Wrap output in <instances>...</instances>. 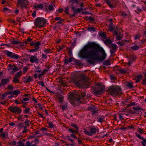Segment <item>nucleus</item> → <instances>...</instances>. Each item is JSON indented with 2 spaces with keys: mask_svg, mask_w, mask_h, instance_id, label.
<instances>
[{
  "mask_svg": "<svg viewBox=\"0 0 146 146\" xmlns=\"http://www.w3.org/2000/svg\"><path fill=\"white\" fill-rule=\"evenodd\" d=\"M18 79V78L14 77V80H13V82L16 83H19V80Z\"/></svg>",
  "mask_w": 146,
  "mask_h": 146,
  "instance_id": "nucleus-31",
  "label": "nucleus"
},
{
  "mask_svg": "<svg viewBox=\"0 0 146 146\" xmlns=\"http://www.w3.org/2000/svg\"><path fill=\"white\" fill-rule=\"evenodd\" d=\"M63 9L62 8H60L58 9L56 11H57L58 12L60 13H62V11H63Z\"/></svg>",
  "mask_w": 146,
  "mask_h": 146,
  "instance_id": "nucleus-53",
  "label": "nucleus"
},
{
  "mask_svg": "<svg viewBox=\"0 0 146 146\" xmlns=\"http://www.w3.org/2000/svg\"><path fill=\"white\" fill-rule=\"evenodd\" d=\"M21 75V72H17V73L15 75V77L19 78Z\"/></svg>",
  "mask_w": 146,
  "mask_h": 146,
  "instance_id": "nucleus-29",
  "label": "nucleus"
},
{
  "mask_svg": "<svg viewBox=\"0 0 146 146\" xmlns=\"http://www.w3.org/2000/svg\"><path fill=\"white\" fill-rule=\"evenodd\" d=\"M127 86L129 88H131L132 87V84L131 82H129L127 83Z\"/></svg>",
  "mask_w": 146,
  "mask_h": 146,
  "instance_id": "nucleus-40",
  "label": "nucleus"
},
{
  "mask_svg": "<svg viewBox=\"0 0 146 146\" xmlns=\"http://www.w3.org/2000/svg\"><path fill=\"white\" fill-rule=\"evenodd\" d=\"M143 141L141 142V143L143 146H145L146 144V139H144Z\"/></svg>",
  "mask_w": 146,
  "mask_h": 146,
  "instance_id": "nucleus-43",
  "label": "nucleus"
},
{
  "mask_svg": "<svg viewBox=\"0 0 146 146\" xmlns=\"http://www.w3.org/2000/svg\"><path fill=\"white\" fill-rule=\"evenodd\" d=\"M36 15V11H33V12L32 13V15L33 17H35Z\"/></svg>",
  "mask_w": 146,
  "mask_h": 146,
  "instance_id": "nucleus-59",
  "label": "nucleus"
},
{
  "mask_svg": "<svg viewBox=\"0 0 146 146\" xmlns=\"http://www.w3.org/2000/svg\"><path fill=\"white\" fill-rule=\"evenodd\" d=\"M88 30L91 32H94L95 31V28L93 27H90L88 28Z\"/></svg>",
  "mask_w": 146,
  "mask_h": 146,
  "instance_id": "nucleus-26",
  "label": "nucleus"
},
{
  "mask_svg": "<svg viewBox=\"0 0 146 146\" xmlns=\"http://www.w3.org/2000/svg\"><path fill=\"white\" fill-rule=\"evenodd\" d=\"M48 125L50 127L52 128L54 127V125L53 123L50 122L48 123Z\"/></svg>",
  "mask_w": 146,
  "mask_h": 146,
  "instance_id": "nucleus-45",
  "label": "nucleus"
},
{
  "mask_svg": "<svg viewBox=\"0 0 146 146\" xmlns=\"http://www.w3.org/2000/svg\"><path fill=\"white\" fill-rule=\"evenodd\" d=\"M98 128L96 126H92L90 128V136L92 134H94L96 132H98Z\"/></svg>",
  "mask_w": 146,
  "mask_h": 146,
  "instance_id": "nucleus-10",
  "label": "nucleus"
},
{
  "mask_svg": "<svg viewBox=\"0 0 146 146\" xmlns=\"http://www.w3.org/2000/svg\"><path fill=\"white\" fill-rule=\"evenodd\" d=\"M15 102L16 104H20V102L18 100H17V99L15 100Z\"/></svg>",
  "mask_w": 146,
  "mask_h": 146,
  "instance_id": "nucleus-63",
  "label": "nucleus"
},
{
  "mask_svg": "<svg viewBox=\"0 0 146 146\" xmlns=\"http://www.w3.org/2000/svg\"><path fill=\"white\" fill-rule=\"evenodd\" d=\"M41 70L40 68L38 67H36L34 71L35 72H39Z\"/></svg>",
  "mask_w": 146,
  "mask_h": 146,
  "instance_id": "nucleus-28",
  "label": "nucleus"
},
{
  "mask_svg": "<svg viewBox=\"0 0 146 146\" xmlns=\"http://www.w3.org/2000/svg\"><path fill=\"white\" fill-rule=\"evenodd\" d=\"M7 88L10 90H13V86L11 85H9L8 86Z\"/></svg>",
  "mask_w": 146,
  "mask_h": 146,
  "instance_id": "nucleus-49",
  "label": "nucleus"
},
{
  "mask_svg": "<svg viewBox=\"0 0 146 146\" xmlns=\"http://www.w3.org/2000/svg\"><path fill=\"white\" fill-rule=\"evenodd\" d=\"M112 0L113 1V0ZM106 1L107 4L110 8L112 9L113 8V6L112 4L111 0H106Z\"/></svg>",
  "mask_w": 146,
  "mask_h": 146,
  "instance_id": "nucleus-17",
  "label": "nucleus"
},
{
  "mask_svg": "<svg viewBox=\"0 0 146 146\" xmlns=\"http://www.w3.org/2000/svg\"><path fill=\"white\" fill-rule=\"evenodd\" d=\"M27 0H18L17 4L18 6H21V8H23L25 7V2Z\"/></svg>",
  "mask_w": 146,
  "mask_h": 146,
  "instance_id": "nucleus-12",
  "label": "nucleus"
},
{
  "mask_svg": "<svg viewBox=\"0 0 146 146\" xmlns=\"http://www.w3.org/2000/svg\"><path fill=\"white\" fill-rule=\"evenodd\" d=\"M25 146H37L35 144H32V143H31L30 141H28L26 142V145Z\"/></svg>",
  "mask_w": 146,
  "mask_h": 146,
  "instance_id": "nucleus-22",
  "label": "nucleus"
},
{
  "mask_svg": "<svg viewBox=\"0 0 146 146\" xmlns=\"http://www.w3.org/2000/svg\"><path fill=\"white\" fill-rule=\"evenodd\" d=\"M7 133L6 132L2 133H1L0 136L3 138L4 139L6 137Z\"/></svg>",
  "mask_w": 146,
  "mask_h": 146,
  "instance_id": "nucleus-21",
  "label": "nucleus"
},
{
  "mask_svg": "<svg viewBox=\"0 0 146 146\" xmlns=\"http://www.w3.org/2000/svg\"><path fill=\"white\" fill-rule=\"evenodd\" d=\"M68 104L67 102L64 103L62 106V110L64 111L66 110L67 108Z\"/></svg>",
  "mask_w": 146,
  "mask_h": 146,
  "instance_id": "nucleus-16",
  "label": "nucleus"
},
{
  "mask_svg": "<svg viewBox=\"0 0 146 146\" xmlns=\"http://www.w3.org/2000/svg\"><path fill=\"white\" fill-rule=\"evenodd\" d=\"M6 54L7 56L13 58L17 59L20 57L19 56L9 51H6Z\"/></svg>",
  "mask_w": 146,
  "mask_h": 146,
  "instance_id": "nucleus-9",
  "label": "nucleus"
},
{
  "mask_svg": "<svg viewBox=\"0 0 146 146\" xmlns=\"http://www.w3.org/2000/svg\"><path fill=\"white\" fill-rule=\"evenodd\" d=\"M18 146H25V145L22 142H19L18 143Z\"/></svg>",
  "mask_w": 146,
  "mask_h": 146,
  "instance_id": "nucleus-52",
  "label": "nucleus"
},
{
  "mask_svg": "<svg viewBox=\"0 0 146 146\" xmlns=\"http://www.w3.org/2000/svg\"><path fill=\"white\" fill-rule=\"evenodd\" d=\"M18 119L20 121H23V118L22 117V116L21 115H20L19 116L17 117Z\"/></svg>",
  "mask_w": 146,
  "mask_h": 146,
  "instance_id": "nucleus-47",
  "label": "nucleus"
},
{
  "mask_svg": "<svg viewBox=\"0 0 146 146\" xmlns=\"http://www.w3.org/2000/svg\"><path fill=\"white\" fill-rule=\"evenodd\" d=\"M103 120V118L102 117L100 118L98 120V122H102Z\"/></svg>",
  "mask_w": 146,
  "mask_h": 146,
  "instance_id": "nucleus-51",
  "label": "nucleus"
},
{
  "mask_svg": "<svg viewBox=\"0 0 146 146\" xmlns=\"http://www.w3.org/2000/svg\"><path fill=\"white\" fill-rule=\"evenodd\" d=\"M43 5L42 4H35L33 6V8L36 10L41 9L43 8Z\"/></svg>",
  "mask_w": 146,
  "mask_h": 146,
  "instance_id": "nucleus-13",
  "label": "nucleus"
},
{
  "mask_svg": "<svg viewBox=\"0 0 146 146\" xmlns=\"http://www.w3.org/2000/svg\"><path fill=\"white\" fill-rule=\"evenodd\" d=\"M9 95V93L6 92L4 94H3L2 95V98H4L5 97H6L8 95Z\"/></svg>",
  "mask_w": 146,
  "mask_h": 146,
  "instance_id": "nucleus-41",
  "label": "nucleus"
},
{
  "mask_svg": "<svg viewBox=\"0 0 146 146\" xmlns=\"http://www.w3.org/2000/svg\"><path fill=\"white\" fill-rule=\"evenodd\" d=\"M108 93L113 96H115L121 93V88L117 86H112L108 89Z\"/></svg>",
  "mask_w": 146,
  "mask_h": 146,
  "instance_id": "nucleus-4",
  "label": "nucleus"
},
{
  "mask_svg": "<svg viewBox=\"0 0 146 146\" xmlns=\"http://www.w3.org/2000/svg\"><path fill=\"white\" fill-rule=\"evenodd\" d=\"M111 47L112 49L113 50H115L117 48V47L116 45L114 44H112L111 45Z\"/></svg>",
  "mask_w": 146,
  "mask_h": 146,
  "instance_id": "nucleus-25",
  "label": "nucleus"
},
{
  "mask_svg": "<svg viewBox=\"0 0 146 146\" xmlns=\"http://www.w3.org/2000/svg\"><path fill=\"white\" fill-rule=\"evenodd\" d=\"M105 42L106 44H110L111 43V42L110 40L106 39L105 41Z\"/></svg>",
  "mask_w": 146,
  "mask_h": 146,
  "instance_id": "nucleus-38",
  "label": "nucleus"
},
{
  "mask_svg": "<svg viewBox=\"0 0 146 146\" xmlns=\"http://www.w3.org/2000/svg\"><path fill=\"white\" fill-rule=\"evenodd\" d=\"M120 71L122 73H124L126 72V70L123 69H120Z\"/></svg>",
  "mask_w": 146,
  "mask_h": 146,
  "instance_id": "nucleus-64",
  "label": "nucleus"
},
{
  "mask_svg": "<svg viewBox=\"0 0 146 146\" xmlns=\"http://www.w3.org/2000/svg\"><path fill=\"white\" fill-rule=\"evenodd\" d=\"M86 94L85 93H82L80 97V96L78 92H76L74 94L72 93L70 94L68 98L71 99L70 102L72 105L76 106L77 104L82 103V101H84L82 98L85 97Z\"/></svg>",
  "mask_w": 146,
  "mask_h": 146,
  "instance_id": "nucleus-2",
  "label": "nucleus"
},
{
  "mask_svg": "<svg viewBox=\"0 0 146 146\" xmlns=\"http://www.w3.org/2000/svg\"><path fill=\"white\" fill-rule=\"evenodd\" d=\"M139 48V46H133V47H132V48L135 50H138Z\"/></svg>",
  "mask_w": 146,
  "mask_h": 146,
  "instance_id": "nucleus-34",
  "label": "nucleus"
},
{
  "mask_svg": "<svg viewBox=\"0 0 146 146\" xmlns=\"http://www.w3.org/2000/svg\"><path fill=\"white\" fill-rule=\"evenodd\" d=\"M140 36V35L139 34L136 35L134 37V38L135 40L138 39Z\"/></svg>",
  "mask_w": 146,
  "mask_h": 146,
  "instance_id": "nucleus-54",
  "label": "nucleus"
},
{
  "mask_svg": "<svg viewBox=\"0 0 146 146\" xmlns=\"http://www.w3.org/2000/svg\"><path fill=\"white\" fill-rule=\"evenodd\" d=\"M44 52L47 54H48L51 52L50 49H45L44 50Z\"/></svg>",
  "mask_w": 146,
  "mask_h": 146,
  "instance_id": "nucleus-42",
  "label": "nucleus"
},
{
  "mask_svg": "<svg viewBox=\"0 0 146 146\" xmlns=\"http://www.w3.org/2000/svg\"><path fill=\"white\" fill-rule=\"evenodd\" d=\"M38 61V59L37 58L36 56L32 55L30 58V62L32 63H37Z\"/></svg>",
  "mask_w": 146,
  "mask_h": 146,
  "instance_id": "nucleus-11",
  "label": "nucleus"
},
{
  "mask_svg": "<svg viewBox=\"0 0 146 146\" xmlns=\"http://www.w3.org/2000/svg\"><path fill=\"white\" fill-rule=\"evenodd\" d=\"M30 110L29 108H26L24 110V113H29Z\"/></svg>",
  "mask_w": 146,
  "mask_h": 146,
  "instance_id": "nucleus-32",
  "label": "nucleus"
},
{
  "mask_svg": "<svg viewBox=\"0 0 146 146\" xmlns=\"http://www.w3.org/2000/svg\"><path fill=\"white\" fill-rule=\"evenodd\" d=\"M55 20L57 21H59L60 20H62V19L60 17H57L55 18Z\"/></svg>",
  "mask_w": 146,
  "mask_h": 146,
  "instance_id": "nucleus-60",
  "label": "nucleus"
},
{
  "mask_svg": "<svg viewBox=\"0 0 146 146\" xmlns=\"http://www.w3.org/2000/svg\"><path fill=\"white\" fill-rule=\"evenodd\" d=\"M70 3L72 8V6H73L74 4H75L76 5L78 4V1L77 0H70Z\"/></svg>",
  "mask_w": 146,
  "mask_h": 146,
  "instance_id": "nucleus-14",
  "label": "nucleus"
},
{
  "mask_svg": "<svg viewBox=\"0 0 146 146\" xmlns=\"http://www.w3.org/2000/svg\"><path fill=\"white\" fill-rule=\"evenodd\" d=\"M20 93V91L19 90H15L13 92V95L17 96L19 95Z\"/></svg>",
  "mask_w": 146,
  "mask_h": 146,
  "instance_id": "nucleus-24",
  "label": "nucleus"
},
{
  "mask_svg": "<svg viewBox=\"0 0 146 146\" xmlns=\"http://www.w3.org/2000/svg\"><path fill=\"white\" fill-rule=\"evenodd\" d=\"M64 48V46H60L59 47H58L57 48V51L58 52H59L60 51H61Z\"/></svg>",
  "mask_w": 146,
  "mask_h": 146,
  "instance_id": "nucleus-35",
  "label": "nucleus"
},
{
  "mask_svg": "<svg viewBox=\"0 0 146 146\" xmlns=\"http://www.w3.org/2000/svg\"><path fill=\"white\" fill-rule=\"evenodd\" d=\"M142 76L141 75H139L137 77V79L136 81L137 82H138L141 79Z\"/></svg>",
  "mask_w": 146,
  "mask_h": 146,
  "instance_id": "nucleus-36",
  "label": "nucleus"
},
{
  "mask_svg": "<svg viewBox=\"0 0 146 146\" xmlns=\"http://www.w3.org/2000/svg\"><path fill=\"white\" fill-rule=\"evenodd\" d=\"M38 84L42 86H44L45 85L44 84V83L42 82H38Z\"/></svg>",
  "mask_w": 146,
  "mask_h": 146,
  "instance_id": "nucleus-46",
  "label": "nucleus"
},
{
  "mask_svg": "<svg viewBox=\"0 0 146 146\" xmlns=\"http://www.w3.org/2000/svg\"><path fill=\"white\" fill-rule=\"evenodd\" d=\"M9 110L13 113L17 114L20 113L21 112V109L16 106H11L9 107Z\"/></svg>",
  "mask_w": 146,
  "mask_h": 146,
  "instance_id": "nucleus-7",
  "label": "nucleus"
},
{
  "mask_svg": "<svg viewBox=\"0 0 146 146\" xmlns=\"http://www.w3.org/2000/svg\"><path fill=\"white\" fill-rule=\"evenodd\" d=\"M61 41V40L60 39H58L56 40V42L58 44L60 43Z\"/></svg>",
  "mask_w": 146,
  "mask_h": 146,
  "instance_id": "nucleus-62",
  "label": "nucleus"
},
{
  "mask_svg": "<svg viewBox=\"0 0 146 146\" xmlns=\"http://www.w3.org/2000/svg\"><path fill=\"white\" fill-rule=\"evenodd\" d=\"M72 9L73 10V12L75 13H78L80 12V9L79 8L76 9L75 7L72 6Z\"/></svg>",
  "mask_w": 146,
  "mask_h": 146,
  "instance_id": "nucleus-20",
  "label": "nucleus"
},
{
  "mask_svg": "<svg viewBox=\"0 0 146 146\" xmlns=\"http://www.w3.org/2000/svg\"><path fill=\"white\" fill-rule=\"evenodd\" d=\"M68 130L71 133H74L76 131L73 130L72 129H68Z\"/></svg>",
  "mask_w": 146,
  "mask_h": 146,
  "instance_id": "nucleus-61",
  "label": "nucleus"
},
{
  "mask_svg": "<svg viewBox=\"0 0 146 146\" xmlns=\"http://www.w3.org/2000/svg\"><path fill=\"white\" fill-rule=\"evenodd\" d=\"M42 58L45 59H47V56L46 55L44 54H43L42 55Z\"/></svg>",
  "mask_w": 146,
  "mask_h": 146,
  "instance_id": "nucleus-44",
  "label": "nucleus"
},
{
  "mask_svg": "<svg viewBox=\"0 0 146 146\" xmlns=\"http://www.w3.org/2000/svg\"><path fill=\"white\" fill-rule=\"evenodd\" d=\"M29 100V98H23V99H21V98L20 100L21 102L22 103H23V104H25L26 103V102L28 101Z\"/></svg>",
  "mask_w": 146,
  "mask_h": 146,
  "instance_id": "nucleus-18",
  "label": "nucleus"
},
{
  "mask_svg": "<svg viewBox=\"0 0 146 146\" xmlns=\"http://www.w3.org/2000/svg\"><path fill=\"white\" fill-rule=\"evenodd\" d=\"M100 35L102 37L104 38H106V35L104 33L101 32L100 33Z\"/></svg>",
  "mask_w": 146,
  "mask_h": 146,
  "instance_id": "nucleus-39",
  "label": "nucleus"
},
{
  "mask_svg": "<svg viewBox=\"0 0 146 146\" xmlns=\"http://www.w3.org/2000/svg\"><path fill=\"white\" fill-rule=\"evenodd\" d=\"M132 109H133V110L137 111H139L141 110L140 107V106H139L133 107L132 108Z\"/></svg>",
  "mask_w": 146,
  "mask_h": 146,
  "instance_id": "nucleus-27",
  "label": "nucleus"
},
{
  "mask_svg": "<svg viewBox=\"0 0 146 146\" xmlns=\"http://www.w3.org/2000/svg\"><path fill=\"white\" fill-rule=\"evenodd\" d=\"M118 28L117 27L114 28L111 27L109 28V29L110 31H114V33L116 35L117 39L119 40L122 38L123 35L121 33L118 31Z\"/></svg>",
  "mask_w": 146,
  "mask_h": 146,
  "instance_id": "nucleus-6",
  "label": "nucleus"
},
{
  "mask_svg": "<svg viewBox=\"0 0 146 146\" xmlns=\"http://www.w3.org/2000/svg\"><path fill=\"white\" fill-rule=\"evenodd\" d=\"M9 80L8 79H4L2 80L1 82L2 84L3 85H5L9 82Z\"/></svg>",
  "mask_w": 146,
  "mask_h": 146,
  "instance_id": "nucleus-15",
  "label": "nucleus"
},
{
  "mask_svg": "<svg viewBox=\"0 0 146 146\" xmlns=\"http://www.w3.org/2000/svg\"><path fill=\"white\" fill-rule=\"evenodd\" d=\"M135 134L137 136V137L138 138H139V139H142V137L141 135H140L139 134H138V133H135Z\"/></svg>",
  "mask_w": 146,
  "mask_h": 146,
  "instance_id": "nucleus-50",
  "label": "nucleus"
},
{
  "mask_svg": "<svg viewBox=\"0 0 146 146\" xmlns=\"http://www.w3.org/2000/svg\"><path fill=\"white\" fill-rule=\"evenodd\" d=\"M69 9L68 7H66L65 10V12L67 13H69Z\"/></svg>",
  "mask_w": 146,
  "mask_h": 146,
  "instance_id": "nucleus-56",
  "label": "nucleus"
},
{
  "mask_svg": "<svg viewBox=\"0 0 146 146\" xmlns=\"http://www.w3.org/2000/svg\"><path fill=\"white\" fill-rule=\"evenodd\" d=\"M83 132L86 134H87V135H89L90 136V132L88 131L86 129H84V131Z\"/></svg>",
  "mask_w": 146,
  "mask_h": 146,
  "instance_id": "nucleus-33",
  "label": "nucleus"
},
{
  "mask_svg": "<svg viewBox=\"0 0 146 146\" xmlns=\"http://www.w3.org/2000/svg\"><path fill=\"white\" fill-rule=\"evenodd\" d=\"M104 89V87L99 85L97 86V88L94 90L93 92L95 95H99L102 94Z\"/></svg>",
  "mask_w": 146,
  "mask_h": 146,
  "instance_id": "nucleus-8",
  "label": "nucleus"
},
{
  "mask_svg": "<svg viewBox=\"0 0 146 146\" xmlns=\"http://www.w3.org/2000/svg\"><path fill=\"white\" fill-rule=\"evenodd\" d=\"M38 105L40 109L42 110H43V108L41 104H39Z\"/></svg>",
  "mask_w": 146,
  "mask_h": 146,
  "instance_id": "nucleus-58",
  "label": "nucleus"
},
{
  "mask_svg": "<svg viewBox=\"0 0 146 146\" xmlns=\"http://www.w3.org/2000/svg\"><path fill=\"white\" fill-rule=\"evenodd\" d=\"M32 78L29 77L28 78H24V82H30L31 81H32Z\"/></svg>",
  "mask_w": 146,
  "mask_h": 146,
  "instance_id": "nucleus-19",
  "label": "nucleus"
},
{
  "mask_svg": "<svg viewBox=\"0 0 146 146\" xmlns=\"http://www.w3.org/2000/svg\"><path fill=\"white\" fill-rule=\"evenodd\" d=\"M72 80L74 84L77 86L83 88L88 87L87 82L85 81L82 74H79L73 77Z\"/></svg>",
  "mask_w": 146,
  "mask_h": 146,
  "instance_id": "nucleus-3",
  "label": "nucleus"
},
{
  "mask_svg": "<svg viewBox=\"0 0 146 146\" xmlns=\"http://www.w3.org/2000/svg\"><path fill=\"white\" fill-rule=\"evenodd\" d=\"M46 22V20L45 19L39 17L35 19L34 23L36 27L41 28L45 26Z\"/></svg>",
  "mask_w": 146,
  "mask_h": 146,
  "instance_id": "nucleus-5",
  "label": "nucleus"
},
{
  "mask_svg": "<svg viewBox=\"0 0 146 146\" xmlns=\"http://www.w3.org/2000/svg\"><path fill=\"white\" fill-rule=\"evenodd\" d=\"M49 10L50 11H53L54 7L52 5H50L48 6V8Z\"/></svg>",
  "mask_w": 146,
  "mask_h": 146,
  "instance_id": "nucleus-37",
  "label": "nucleus"
},
{
  "mask_svg": "<svg viewBox=\"0 0 146 146\" xmlns=\"http://www.w3.org/2000/svg\"><path fill=\"white\" fill-rule=\"evenodd\" d=\"M78 56L83 59L102 61L106 59V54L103 48L94 42H88L79 51Z\"/></svg>",
  "mask_w": 146,
  "mask_h": 146,
  "instance_id": "nucleus-1",
  "label": "nucleus"
},
{
  "mask_svg": "<svg viewBox=\"0 0 146 146\" xmlns=\"http://www.w3.org/2000/svg\"><path fill=\"white\" fill-rule=\"evenodd\" d=\"M37 48H36L35 47L34 48L32 49H31L30 50V52H36L38 50Z\"/></svg>",
  "mask_w": 146,
  "mask_h": 146,
  "instance_id": "nucleus-48",
  "label": "nucleus"
},
{
  "mask_svg": "<svg viewBox=\"0 0 146 146\" xmlns=\"http://www.w3.org/2000/svg\"><path fill=\"white\" fill-rule=\"evenodd\" d=\"M28 70L29 69L28 67H24L23 68V73H26L27 71H28Z\"/></svg>",
  "mask_w": 146,
  "mask_h": 146,
  "instance_id": "nucleus-30",
  "label": "nucleus"
},
{
  "mask_svg": "<svg viewBox=\"0 0 146 146\" xmlns=\"http://www.w3.org/2000/svg\"><path fill=\"white\" fill-rule=\"evenodd\" d=\"M138 131L140 134H141L143 132V130L141 128H139Z\"/></svg>",
  "mask_w": 146,
  "mask_h": 146,
  "instance_id": "nucleus-57",
  "label": "nucleus"
},
{
  "mask_svg": "<svg viewBox=\"0 0 146 146\" xmlns=\"http://www.w3.org/2000/svg\"><path fill=\"white\" fill-rule=\"evenodd\" d=\"M40 44V43L39 42H35L34 47L37 48L38 49L39 48V46Z\"/></svg>",
  "mask_w": 146,
  "mask_h": 146,
  "instance_id": "nucleus-23",
  "label": "nucleus"
},
{
  "mask_svg": "<svg viewBox=\"0 0 146 146\" xmlns=\"http://www.w3.org/2000/svg\"><path fill=\"white\" fill-rule=\"evenodd\" d=\"M71 126L73 127H74L75 129H76V130H78V128L77 127V126H76V125L74 124H72L71 125Z\"/></svg>",
  "mask_w": 146,
  "mask_h": 146,
  "instance_id": "nucleus-55",
  "label": "nucleus"
}]
</instances>
